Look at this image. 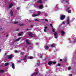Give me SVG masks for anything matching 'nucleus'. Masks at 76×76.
I'll list each match as a JSON object with an SVG mask.
<instances>
[{"instance_id":"obj_11","label":"nucleus","mask_w":76,"mask_h":76,"mask_svg":"<svg viewBox=\"0 0 76 76\" xmlns=\"http://www.w3.org/2000/svg\"><path fill=\"white\" fill-rule=\"evenodd\" d=\"M12 67L13 68V69H15V64H12Z\"/></svg>"},{"instance_id":"obj_2","label":"nucleus","mask_w":76,"mask_h":76,"mask_svg":"<svg viewBox=\"0 0 76 76\" xmlns=\"http://www.w3.org/2000/svg\"><path fill=\"white\" fill-rule=\"evenodd\" d=\"M12 57H14V56L13 54H11L8 56V59H12Z\"/></svg>"},{"instance_id":"obj_3","label":"nucleus","mask_w":76,"mask_h":76,"mask_svg":"<svg viewBox=\"0 0 76 76\" xmlns=\"http://www.w3.org/2000/svg\"><path fill=\"white\" fill-rule=\"evenodd\" d=\"M66 22L67 24L69 25L70 23V19L69 18V17H68L67 19L66 20Z\"/></svg>"},{"instance_id":"obj_43","label":"nucleus","mask_w":76,"mask_h":76,"mask_svg":"<svg viewBox=\"0 0 76 76\" xmlns=\"http://www.w3.org/2000/svg\"><path fill=\"white\" fill-rule=\"evenodd\" d=\"M69 76H72V74H70L69 75Z\"/></svg>"},{"instance_id":"obj_4","label":"nucleus","mask_w":76,"mask_h":76,"mask_svg":"<svg viewBox=\"0 0 76 76\" xmlns=\"http://www.w3.org/2000/svg\"><path fill=\"white\" fill-rule=\"evenodd\" d=\"M54 37L55 38H57L58 37V35L57 34V32H55L54 34Z\"/></svg>"},{"instance_id":"obj_29","label":"nucleus","mask_w":76,"mask_h":76,"mask_svg":"<svg viewBox=\"0 0 76 76\" xmlns=\"http://www.w3.org/2000/svg\"><path fill=\"white\" fill-rule=\"evenodd\" d=\"M35 21H39V20H38V19L37 18L36 19L34 20Z\"/></svg>"},{"instance_id":"obj_8","label":"nucleus","mask_w":76,"mask_h":76,"mask_svg":"<svg viewBox=\"0 0 76 76\" xmlns=\"http://www.w3.org/2000/svg\"><path fill=\"white\" fill-rule=\"evenodd\" d=\"M45 29H44V31L45 32H47V30L46 29L48 28V27L47 26H45L44 27Z\"/></svg>"},{"instance_id":"obj_53","label":"nucleus","mask_w":76,"mask_h":76,"mask_svg":"<svg viewBox=\"0 0 76 76\" xmlns=\"http://www.w3.org/2000/svg\"><path fill=\"white\" fill-rule=\"evenodd\" d=\"M8 37V35L7 34L6 35V37Z\"/></svg>"},{"instance_id":"obj_16","label":"nucleus","mask_w":76,"mask_h":76,"mask_svg":"<svg viewBox=\"0 0 76 76\" xmlns=\"http://www.w3.org/2000/svg\"><path fill=\"white\" fill-rule=\"evenodd\" d=\"M21 39V37H19L18 39H16V41H19Z\"/></svg>"},{"instance_id":"obj_5","label":"nucleus","mask_w":76,"mask_h":76,"mask_svg":"<svg viewBox=\"0 0 76 76\" xmlns=\"http://www.w3.org/2000/svg\"><path fill=\"white\" fill-rule=\"evenodd\" d=\"M12 6H13V4L12 3H11L9 6V9H10L12 7Z\"/></svg>"},{"instance_id":"obj_14","label":"nucleus","mask_w":76,"mask_h":76,"mask_svg":"<svg viewBox=\"0 0 76 76\" xmlns=\"http://www.w3.org/2000/svg\"><path fill=\"white\" fill-rule=\"evenodd\" d=\"M39 16V15L36 14H33L32 15V16L33 17H36V16Z\"/></svg>"},{"instance_id":"obj_60","label":"nucleus","mask_w":76,"mask_h":76,"mask_svg":"<svg viewBox=\"0 0 76 76\" xmlns=\"http://www.w3.org/2000/svg\"><path fill=\"white\" fill-rule=\"evenodd\" d=\"M22 53H23V52H22Z\"/></svg>"},{"instance_id":"obj_39","label":"nucleus","mask_w":76,"mask_h":76,"mask_svg":"<svg viewBox=\"0 0 76 76\" xmlns=\"http://www.w3.org/2000/svg\"><path fill=\"white\" fill-rule=\"evenodd\" d=\"M62 23L63 24H65V22H64V21H63L62 22Z\"/></svg>"},{"instance_id":"obj_7","label":"nucleus","mask_w":76,"mask_h":76,"mask_svg":"<svg viewBox=\"0 0 76 76\" xmlns=\"http://www.w3.org/2000/svg\"><path fill=\"white\" fill-rule=\"evenodd\" d=\"M11 16L12 17L13 16V11L11 10L10 11Z\"/></svg>"},{"instance_id":"obj_40","label":"nucleus","mask_w":76,"mask_h":76,"mask_svg":"<svg viewBox=\"0 0 76 76\" xmlns=\"http://www.w3.org/2000/svg\"><path fill=\"white\" fill-rule=\"evenodd\" d=\"M45 21H46V22H48V20H47V19H45Z\"/></svg>"},{"instance_id":"obj_47","label":"nucleus","mask_w":76,"mask_h":76,"mask_svg":"<svg viewBox=\"0 0 76 76\" xmlns=\"http://www.w3.org/2000/svg\"><path fill=\"white\" fill-rule=\"evenodd\" d=\"M51 47H53V45H51Z\"/></svg>"},{"instance_id":"obj_50","label":"nucleus","mask_w":76,"mask_h":76,"mask_svg":"<svg viewBox=\"0 0 76 76\" xmlns=\"http://www.w3.org/2000/svg\"><path fill=\"white\" fill-rule=\"evenodd\" d=\"M26 57H27V56H26V55H25V58H26Z\"/></svg>"},{"instance_id":"obj_19","label":"nucleus","mask_w":76,"mask_h":76,"mask_svg":"<svg viewBox=\"0 0 76 76\" xmlns=\"http://www.w3.org/2000/svg\"><path fill=\"white\" fill-rule=\"evenodd\" d=\"M34 75L35 76V75H38V72H34Z\"/></svg>"},{"instance_id":"obj_12","label":"nucleus","mask_w":76,"mask_h":76,"mask_svg":"<svg viewBox=\"0 0 76 76\" xmlns=\"http://www.w3.org/2000/svg\"><path fill=\"white\" fill-rule=\"evenodd\" d=\"M43 5H40L39 7V9H42V8H43Z\"/></svg>"},{"instance_id":"obj_27","label":"nucleus","mask_w":76,"mask_h":76,"mask_svg":"<svg viewBox=\"0 0 76 76\" xmlns=\"http://www.w3.org/2000/svg\"><path fill=\"white\" fill-rule=\"evenodd\" d=\"M18 23V22H14V23L15 24H16L17 23Z\"/></svg>"},{"instance_id":"obj_57","label":"nucleus","mask_w":76,"mask_h":76,"mask_svg":"<svg viewBox=\"0 0 76 76\" xmlns=\"http://www.w3.org/2000/svg\"><path fill=\"white\" fill-rule=\"evenodd\" d=\"M21 33H22V32H21Z\"/></svg>"},{"instance_id":"obj_59","label":"nucleus","mask_w":76,"mask_h":76,"mask_svg":"<svg viewBox=\"0 0 76 76\" xmlns=\"http://www.w3.org/2000/svg\"><path fill=\"white\" fill-rule=\"evenodd\" d=\"M48 6H46V7H48Z\"/></svg>"},{"instance_id":"obj_49","label":"nucleus","mask_w":76,"mask_h":76,"mask_svg":"<svg viewBox=\"0 0 76 76\" xmlns=\"http://www.w3.org/2000/svg\"><path fill=\"white\" fill-rule=\"evenodd\" d=\"M69 10V8H67V9H66V10Z\"/></svg>"},{"instance_id":"obj_26","label":"nucleus","mask_w":76,"mask_h":76,"mask_svg":"<svg viewBox=\"0 0 76 76\" xmlns=\"http://www.w3.org/2000/svg\"><path fill=\"white\" fill-rule=\"evenodd\" d=\"M52 31L53 32H55V31H54V29L53 28H52Z\"/></svg>"},{"instance_id":"obj_36","label":"nucleus","mask_w":76,"mask_h":76,"mask_svg":"<svg viewBox=\"0 0 76 76\" xmlns=\"http://www.w3.org/2000/svg\"><path fill=\"white\" fill-rule=\"evenodd\" d=\"M50 25L52 27H53V25H52V24H50Z\"/></svg>"},{"instance_id":"obj_44","label":"nucleus","mask_w":76,"mask_h":76,"mask_svg":"<svg viewBox=\"0 0 76 76\" xmlns=\"http://www.w3.org/2000/svg\"><path fill=\"white\" fill-rule=\"evenodd\" d=\"M7 53H5V56H6V55H7Z\"/></svg>"},{"instance_id":"obj_52","label":"nucleus","mask_w":76,"mask_h":76,"mask_svg":"<svg viewBox=\"0 0 76 76\" xmlns=\"http://www.w3.org/2000/svg\"><path fill=\"white\" fill-rule=\"evenodd\" d=\"M26 30H27V31H28V30H29V29L27 28V29H26Z\"/></svg>"},{"instance_id":"obj_18","label":"nucleus","mask_w":76,"mask_h":76,"mask_svg":"<svg viewBox=\"0 0 76 76\" xmlns=\"http://www.w3.org/2000/svg\"><path fill=\"white\" fill-rule=\"evenodd\" d=\"M0 73H3V72H4V70H1L0 71Z\"/></svg>"},{"instance_id":"obj_35","label":"nucleus","mask_w":76,"mask_h":76,"mask_svg":"<svg viewBox=\"0 0 76 76\" xmlns=\"http://www.w3.org/2000/svg\"><path fill=\"white\" fill-rule=\"evenodd\" d=\"M17 9H18V10H19V9H20V7H17Z\"/></svg>"},{"instance_id":"obj_51","label":"nucleus","mask_w":76,"mask_h":76,"mask_svg":"<svg viewBox=\"0 0 76 76\" xmlns=\"http://www.w3.org/2000/svg\"><path fill=\"white\" fill-rule=\"evenodd\" d=\"M30 27H33V26L31 25L30 26Z\"/></svg>"},{"instance_id":"obj_56","label":"nucleus","mask_w":76,"mask_h":76,"mask_svg":"<svg viewBox=\"0 0 76 76\" xmlns=\"http://www.w3.org/2000/svg\"><path fill=\"white\" fill-rule=\"evenodd\" d=\"M0 51H1V49H0Z\"/></svg>"},{"instance_id":"obj_45","label":"nucleus","mask_w":76,"mask_h":76,"mask_svg":"<svg viewBox=\"0 0 76 76\" xmlns=\"http://www.w3.org/2000/svg\"><path fill=\"white\" fill-rule=\"evenodd\" d=\"M18 50H16L15 51V53H18Z\"/></svg>"},{"instance_id":"obj_24","label":"nucleus","mask_w":76,"mask_h":76,"mask_svg":"<svg viewBox=\"0 0 76 76\" xmlns=\"http://www.w3.org/2000/svg\"><path fill=\"white\" fill-rule=\"evenodd\" d=\"M21 35H22V34H21V33H19L18 34V36H21Z\"/></svg>"},{"instance_id":"obj_23","label":"nucleus","mask_w":76,"mask_h":76,"mask_svg":"<svg viewBox=\"0 0 76 76\" xmlns=\"http://www.w3.org/2000/svg\"><path fill=\"white\" fill-rule=\"evenodd\" d=\"M64 1H65V2L66 3H69V1H67V0Z\"/></svg>"},{"instance_id":"obj_34","label":"nucleus","mask_w":76,"mask_h":76,"mask_svg":"<svg viewBox=\"0 0 76 76\" xmlns=\"http://www.w3.org/2000/svg\"><path fill=\"white\" fill-rule=\"evenodd\" d=\"M41 12H38V15H39H39H40V14H41Z\"/></svg>"},{"instance_id":"obj_32","label":"nucleus","mask_w":76,"mask_h":76,"mask_svg":"<svg viewBox=\"0 0 76 76\" xmlns=\"http://www.w3.org/2000/svg\"><path fill=\"white\" fill-rule=\"evenodd\" d=\"M39 57H40L41 58H42V55L40 54V55L39 56Z\"/></svg>"},{"instance_id":"obj_55","label":"nucleus","mask_w":76,"mask_h":76,"mask_svg":"<svg viewBox=\"0 0 76 76\" xmlns=\"http://www.w3.org/2000/svg\"><path fill=\"white\" fill-rule=\"evenodd\" d=\"M29 22H31V21H29Z\"/></svg>"},{"instance_id":"obj_48","label":"nucleus","mask_w":76,"mask_h":76,"mask_svg":"<svg viewBox=\"0 0 76 76\" xmlns=\"http://www.w3.org/2000/svg\"><path fill=\"white\" fill-rule=\"evenodd\" d=\"M64 61L65 62H66V59H65L64 60Z\"/></svg>"},{"instance_id":"obj_1","label":"nucleus","mask_w":76,"mask_h":76,"mask_svg":"<svg viewBox=\"0 0 76 76\" xmlns=\"http://www.w3.org/2000/svg\"><path fill=\"white\" fill-rule=\"evenodd\" d=\"M66 18V16L64 15H62L60 17V20H63L64 19H65Z\"/></svg>"},{"instance_id":"obj_15","label":"nucleus","mask_w":76,"mask_h":76,"mask_svg":"<svg viewBox=\"0 0 76 76\" xmlns=\"http://www.w3.org/2000/svg\"><path fill=\"white\" fill-rule=\"evenodd\" d=\"M4 64L5 66H8L9 64V63L8 62H7L6 63H5Z\"/></svg>"},{"instance_id":"obj_37","label":"nucleus","mask_w":76,"mask_h":76,"mask_svg":"<svg viewBox=\"0 0 76 76\" xmlns=\"http://www.w3.org/2000/svg\"><path fill=\"white\" fill-rule=\"evenodd\" d=\"M58 66H61V64H58Z\"/></svg>"},{"instance_id":"obj_13","label":"nucleus","mask_w":76,"mask_h":76,"mask_svg":"<svg viewBox=\"0 0 76 76\" xmlns=\"http://www.w3.org/2000/svg\"><path fill=\"white\" fill-rule=\"evenodd\" d=\"M52 63H53V62H51V61H49L48 62V65H51L52 64Z\"/></svg>"},{"instance_id":"obj_21","label":"nucleus","mask_w":76,"mask_h":76,"mask_svg":"<svg viewBox=\"0 0 76 76\" xmlns=\"http://www.w3.org/2000/svg\"><path fill=\"white\" fill-rule=\"evenodd\" d=\"M71 12V10H69L68 11V13H70Z\"/></svg>"},{"instance_id":"obj_10","label":"nucleus","mask_w":76,"mask_h":76,"mask_svg":"<svg viewBox=\"0 0 76 76\" xmlns=\"http://www.w3.org/2000/svg\"><path fill=\"white\" fill-rule=\"evenodd\" d=\"M48 48H49V47H48V46H45V49L46 50H48Z\"/></svg>"},{"instance_id":"obj_28","label":"nucleus","mask_w":76,"mask_h":76,"mask_svg":"<svg viewBox=\"0 0 76 76\" xmlns=\"http://www.w3.org/2000/svg\"><path fill=\"white\" fill-rule=\"evenodd\" d=\"M35 75L34 74V73L31 74V76H35Z\"/></svg>"},{"instance_id":"obj_38","label":"nucleus","mask_w":76,"mask_h":76,"mask_svg":"<svg viewBox=\"0 0 76 76\" xmlns=\"http://www.w3.org/2000/svg\"><path fill=\"white\" fill-rule=\"evenodd\" d=\"M60 61H62V59H60L59 60Z\"/></svg>"},{"instance_id":"obj_9","label":"nucleus","mask_w":76,"mask_h":76,"mask_svg":"<svg viewBox=\"0 0 76 76\" xmlns=\"http://www.w3.org/2000/svg\"><path fill=\"white\" fill-rule=\"evenodd\" d=\"M26 43L27 44H28L29 45H30V44H31V43H29V41H28V40H26Z\"/></svg>"},{"instance_id":"obj_46","label":"nucleus","mask_w":76,"mask_h":76,"mask_svg":"<svg viewBox=\"0 0 76 76\" xmlns=\"http://www.w3.org/2000/svg\"><path fill=\"white\" fill-rule=\"evenodd\" d=\"M19 31V28H18L17 30H16V31Z\"/></svg>"},{"instance_id":"obj_30","label":"nucleus","mask_w":76,"mask_h":76,"mask_svg":"<svg viewBox=\"0 0 76 76\" xmlns=\"http://www.w3.org/2000/svg\"><path fill=\"white\" fill-rule=\"evenodd\" d=\"M52 63H53V64H55L56 63V62H52Z\"/></svg>"},{"instance_id":"obj_54","label":"nucleus","mask_w":76,"mask_h":76,"mask_svg":"<svg viewBox=\"0 0 76 76\" xmlns=\"http://www.w3.org/2000/svg\"><path fill=\"white\" fill-rule=\"evenodd\" d=\"M1 29H2V28H0V30H1Z\"/></svg>"},{"instance_id":"obj_22","label":"nucleus","mask_w":76,"mask_h":76,"mask_svg":"<svg viewBox=\"0 0 76 76\" xmlns=\"http://www.w3.org/2000/svg\"><path fill=\"white\" fill-rule=\"evenodd\" d=\"M61 33L62 34H65V32L63 31H62L61 32Z\"/></svg>"},{"instance_id":"obj_31","label":"nucleus","mask_w":76,"mask_h":76,"mask_svg":"<svg viewBox=\"0 0 76 76\" xmlns=\"http://www.w3.org/2000/svg\"><path fill=\"white\" fill-rule=\"evenodd\" d=\"M71 69V67H69L68 68V70H70Z\"/></svg>"},{"instance_id":"obj_20","label":"nucleus","mask_w":76,"mask_h":76,"mask_svg":"<svg viewBox=\"0 0 76 76\" xmlns=\"http://www.w3.org/2000/svg\"><path fill=\"white\" fill-rule=\"evenodd\" d=\"M38 3H42V1L41 0H39L38 1Z\"/></svg>"},{"instance_id":"obj_6","label":"nucleus","mask_w":76,"mask_h":76,"mask_svg":"<svg viewBox=\"0 0 76 76\" xmlns=\"http://www.w3.org/2000/svg\"><path fill=\"white\" fill-rule=\"evenodd\" d=\"M28 34L29 37H32V35H33V34H32L31 32L28 33Z\"/></svg>"},{"instance_id":"obj_42","label":"nucleus","mask_w":76,"mask_h":76,"mask_svg":"<svg viewBox=\"0 0 76 76\" xmlns=\"http://www.w3.org/2000/svg\"><path fill=\"white\" fill-rule=\"evenodd\" d=\"M26 58L25 57V58H23V60H26Z\"/></svg>"},{"instance_id":"obj_25","label":"nucleus","mask_w":76,"mask_h":76,"mask_svg":"<svg viewBox=\"0 0 76 76\" xmlns=\"http://www.w3.org/2000/svg\"><path fill=\"white\" fill-rule=\"evenodd\" d=\"M33 58V57L32 56H30L29 58L30 59H32Z\"/></svg>"},{"instance_id":"obj_41","label":"nucleus","mask_w":76,"mask_h":76,"mask_svg":"<svg viewBox=\"0 0 76 76\" xmlns=\"http://www.w3.org/2000/svg\"><path fill=\"white\" fill-rule=\"evenodd\" d=\"M75 18H73L72 19V20H75Z\"/></svg>"},{"instance_id":"obj_33","label":"nucleus","mask_w":76,"mask_h":76,"mask_svg":"<svg viewBox=\"0 0 76 76\" xmlns=\"http://www.w3.org/2000/svg\"><path fill=\"white\" fill-rule=\"evenodd\" d=\"M18 63H21V61H18Z\"/></svg>"},{"instance_id":"obj_17","label":"nucleus","mask_w":76,"mask_h":76,"mask_svg":"<svg viewBox=\"0 0 76 76\" xmlns=\"http://www.w3.org/2000/svg\"><path fill=\"white\" fill-rule=\"evenodd\" d=\"M24 25L23 24H19V26H24Z\"/></svg>"},{"instance_id":"obj_58","label":"nucleus","mask_w":76,"mask_h":76,"mask_svg":"<svg viewBox=\"0 0 76 76\" xmlns=\"http://www.w3.org/2000/svg\"><path fill=\"white\" fill-rule=\"evenodd\" d=\"M48 6H46V7H48Z\"/></svg>"}]
</instances>
